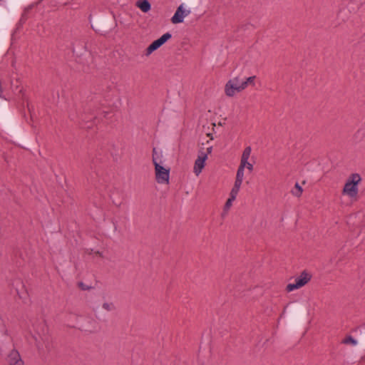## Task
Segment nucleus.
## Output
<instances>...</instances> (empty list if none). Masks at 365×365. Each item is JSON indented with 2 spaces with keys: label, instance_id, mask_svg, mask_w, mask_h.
Here are the masks:
<instances>
[{
  "label": "nucleus",
  "instance_id": "f257e3e1",
  "mask_svg": "<svg viewBox=\"0 0 365 365\" xmlns=\"http://www.w3.org/2000/svg\"><path fill=\"white\" fill-rule=\"evenodd\" d=\"M362 179L359 174H351L344 183L341 193L351 200H356L359 195V185Z\"/></svg>",
  "mask_w": 365,
  "mask_h": 365
},
{
  "label": "nucleus",
  "instance_id": "f03ea898",
  "mask_svg": "<svg viewBox=\"0 0 365 365\" xmlns=\"http://www.w3.org/2000/svg\"><path fill=\"white\" fill-rule=\"evenodd\" d=\"M153 163L155 167V178L160 185H168L170 182V168L162 165L161 161L155 153L153 155Z\"/></svg>",
  "mask_w": 365,
  "mask_h": 365
},
{
  "label": "nucleus",
  "instance_id": "7ed1b4c3",
  "mask_svg": "<svg viewBox=\"0 0 365 365\" xmlns=\"http://www.w3.org/2000/svg\"><path fill=\"white\" fill-rule=\"evenodd\" d=\"M242 78L235 77L230 79L225 86V93L228 97H233L245 90Z\"/></svg>",
  "mask_w": 365,
  "mask_h": 365
},
{
  "label": "nucleus",
  "instance_id": "20e7f679",
  "mask_svg": "<svg viewBox=\"0 0 365 365\" xmlns=\"http://www.w3.org/2000/svg\"><path fill=\"white\" fill-rule=\"evenodd\" d=\"M192 13L191 7L186 3H181L175 10V14L171 18V22L173 24H181L184 19Z\"/></svg>",
  "mask_w": 365,
  "mask_h": 365
},
{
  "label": "nucleus",
  "instance_id": "39448f33",
  "mask_svg": "<svg viewBox=\"0 0 365 365\" xmlns=\"http://www.w3.org/2000/svg\"><path fill=\"white\" fill-rule=\"evenodd\" d=\"M310 279V274L304 272L295 279L294 283H290L287 286V290L288 292H292L294 289H299L307 284Z\"/></svg>",
  "mask_w": 365,
  "mask_h": 365
},
{
  "label": "nucleus",
  "instance_id": "423d86ee",
  "mask_svg": "<svg viewBox=\"0 0 365 365\" xmlns=\"http://www.w3.org/2000/svg\"><path fill=\"white\" fill-rule=\"evenodd\" d=\"M171 38V34L169 33L164 34L158 39L154 41L145 51V56H149L153 52L159 48L166 41Z\"/></svg>",
  "mask_w": 365,
  "mask_h": 365
},
{
  "label": "nucleus",
  "instance_id": "0eeeda50",
  "mask_svg": "<svg viewBox=\"0 0 365 365\" xmlns=\"http://www.w3.org/2000/svg\"><path fill=\"white\" fill-rule=\"evenodd\" d=\"M252 148L250 146H247L241 155L240 165L246 168L250 172H252L254 168L253 163L251 162Z\"/></svg>",
  "mask_w": 365,
  "mask_h": 365
},
{
  "label": "nucleus",
  "instance_id": "6e6552de",
  "mask_svg": "<svg viewBox=\"0 0 365 365\" xmlns=\"http://www.w3.org/2000/svg\"><path fill=\"white\" fill-rule=\"evenodd\" d=\"M206 160V153H205L202 150H200L197 158L195 161L193 168V172L196 176H198L201 173L202 169L205 167Z\"/></svg>",
  "mask_w": 365,
  "mask_h": 365
},
{
  "label": "nucleus",
  "instance_id": "1a4fd4ad",
  "mask_svg": "<svg viewBox=\"0 0 365 365\" xmlns=\"http://www.w3.org/2000/svg\"><path fill=\"white\" fill-rule=\"evenodd\" d=\"M20 285L21 288H16L17 294L24 303H27L29 301V292L24 284L20 283Z\"/></svg>",
  "mask_w": 365,
  "mask_h": 365
},
{
  "label": "nucleus",
  "instance_id": "9d476101",
  "mask_svg": "<svg viewBox=\"0 0 365 365\" xmlns=\"http://www.w3.org/2000/svg\"><path fill=\"white\" fill-rule=\"evenodd\" d=\"M8 361L10 365H24L23 361L16 351H12L8 356Z\"/></svg>",
  "mask_w": 365,
  "mask_h": 365
},
{
  "label": "nucleus",
  "instance_id": "9b49d317",
  "mask_svg": "<svg viewBox=\"0 0 365 365\" xmlns=\"http://www.w3.org/2000/svg\"><path fill=\"white\" fill-rule=\"evenodd\" d=\"M246 168L239 166L236 173L235 182L242 185L245 178V170Z\"/></svg>",
  "mask_w": 365,
  "mask_h": 365
},
{
  "label": "nucleus",
  "instance_id": "f8f14e48",
  "mask_svg": "<svg viewBox=\"0 0 365 365\" xmlns=\"http://www.w3.org/2000/svg\"><path fill=\"white\" fill-rule=\"evenodd\" d=\"M136 6L144 13L150 10V4L148 0H138L136 3Z\"/></svg>",
  "mask_w": 365,
  "mask_h": 365
},
{
  "label": "nucleus",
  "instance_id": "ddd939ff",
  "mask_svg": "<svg viewBox=\"0 0 365 365\" xmlns=\"http://www.w3.org/2000/svg\"><path fill=\"white\" fill-rule=\"evenodd\" d=\"M341 344L356 346L358 344V341L351 335L346 336L342 340Z\"/></svg>",
  "mask_w": 365,
  "mask_h": 365
},
{
  "label": "nucleus",
  "instance_id": "4468645a",
  "mask_svg": "<svg viewBox=\"0 0 365 365\" xmlns=\"http://www.w3.org/2000/svg\"><path fill=\"white\" fill-rule=\"evenodd\" d=\"M241 186H242L241 184H238V183L235 182L232 188L230 190V192L229 194V197H232V198H234V199H236V197H237V195H238V193L240 192V190L241 188Z\"/></svg>",
  "mask_w": 365,
  "mask_h": 365
},
{
  "label": "nucleus",
  "instance_id": "2eb2a0df",
  "mask_svg": "<svg viewBox=\"0 0 365 365\" xmlns=\"http://www.w3.org/2000/svg\"><path fill=\"white\" fill-rule=\"evenodd\" d=\"M235 200V199L234 198H232V197H228V199L227 200L225 205H224V207H223V212H222V215H226L227 213L228 212V211L230 210V207H232V203Z\"/></svg>",
  "mask_w": 365,
  "mask_h": 365
},
{
  "label": "nucleus",
  "instance_id": "dca6fc26",
  "mask_svg": "<svg viewBox=\"0 0 365 365\" xmlns=\"http://www.w3.org/2000/svg\"><path fill=\"white\" fill-rule=\"evenodd\" d=\"M255 78L256 77L255 76H253L248 77L245 79H242V84H244L243 85L244 88L245 89L248 85H254Z\"/></svg>",
  "mask_w": 365,
  "mask_h": 365
},
{
  "label": "nucleus",
  "instance_id": "f3484780",
  "mask_svg": "<svg viewBox=\"0 0 365 365\" xmlns=\"http://www.w3.org/2000/svg\"><path fill=\"white\" fill-rule=\"evenodd\" d=\"M302 192V188L298 183H296L294 187L292 190V195L297 197H299Z\"/></svg>",
  "mask_w": 365,
  "mask_h": 365
},
{
  "label": "nucleus",
  "instance_id": "a211bd4d",
  "mask_svg": "<svg viewBox=\"0 0 365 365\" xmlns=\"http://www.w3.org/2000/svg\"><path fill=\"white\" fill-rule=\"evenodd\" d=\"M103 308L108 312L113 311L115 309V304L113 302H104L103 304Z\"/></svg>",
  "mask_w": 365,
  "mask_h": 365
},
{
  "label": "nucleus",
  "instance_id": "6ab92c4d",
  "mask_svg": "<svg viewBox=\"0 0 365 365\" xmlns=\"http://www.w3.org/2000/svg\"><path fill=\"white\" fill-rule=\"evenodd\" d=\"M212 150V148L211 146H210V147L207 148V149H206V150H205V151H204L203 150H202L205 153H206V159H207V155H208L209 154H210V153H211Z\"/></svg>",
  "mask_w": 365,
  "mask_h": 365
},
{
  "label": "nucleus",
  "instance_id": "aec40b11",
  "mask_svg": "<svg viewBox=\"0 0 365 365\" xmlns=\"http://www.w3.org/2000/svg\"><path fill=\"white\" fill-rule=\"evenodd\" d=\"M95 254H96V255H100V253H99V252H98V251L95 252Z\"/></svg>",
  "mask_w": 365,
  "mask_h": 365
},
{
  "label": "nucleus",
  "instance_id": "412c9836",
  "mask_svg": "<svg viewBox=\"0 0 365 365\" xmlns=\"http://www.w3.org/2000/svg\"><path fill=\"white\" fill-rule=\"evenodd\" d=\"M212 127H215V123H212Z\"/></svg>",
  "mask_w": 365,
  "mask_h": 365
},
{
  "label": "nucleus",
  "instance_id": "4be33fe9",
  "mask_svg": "<svg viewBox=\"0 0 365 365\" xmlns=\"http://www.w3.org/2000/svg\"><path fill=\"white\" fill-rule=\"evenodd\" d=\"M207 136H209V137H210V136H211V134H210V133H207Z\"/></svg>",
  "mask_w": 365,
  "mask_h": 365
}]
</instances>
